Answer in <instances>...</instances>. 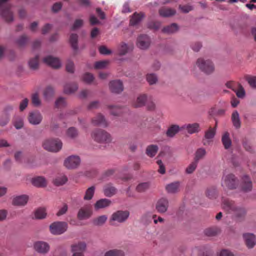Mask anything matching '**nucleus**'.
Masks as SVG:
<instances>
[{
  "label": "nucleus",
  "instance_id": "nucleus-1",
  "mask_svg": "<svg viewBox=\"0 0 256 256\" xmlns=\"http://www.w3.org/2000/svg\"><path fill=\"white\" fill-rule=\"evenodd\" d=\"M222 206L223 208L231 214L233 218L236 220H241L246 216V211L245 208L236 206L233 201L228 199H222Z\"/></svg>",
  "mask_w": 256,
  "mask_h": 256
},
{
  "label": "nucleus",
  "instance_id": "nucleus-2",
  "mask_svg": "<svg viewBox=\"0 0 256 256\" xmlns=\"http://www.w3.org/2000/svg\"><path fill=\"white\" fill-rule=\"evenodd\" d=\"M91 136L95 142L100 144H108L112 141L110 134L102 129L94 130L92 131Z\"/></svg>",
  "mask_w": 256,
  "mask_h": 256
},
{
  "label": "nucleus",
  "instance_id": "nucleus-3",
  "mask_svg": "<svg viewBox=\"0 0 256 256\" xmlns=\"http://www.w3.org/2000/svg\"><path fill=\"white\" fill-rule=\"evenodd\" d=\"M42 146L48 151L56 152L62 149V142L58 138L47 139L44 141Z\"/></svg>",
  "mask_w": 256,
  "mask_h": 256
},
{
  "label": "nucleus",
  "instance_id": "nucleus-4",
  "mask_svg": "<svg viewBox=\"0 0 256 256\" xmlns=\"http://www.w3.org/2000/svg\"><path fill=\"white\" fill-rule=\"evenodd\" d=\"M196 65L204 73L209 74L214 70V66L212 62L208 59L199 58L196 62Z\"/></svg>",
  "mask_w": 256,
  "mask_h": 256
},
{
  "label": "nucleus",
  "instance_id": "nucleus-5",
  "mask_svg": "<svg viewBox=\"0 0 256 256\" xmlns=\"http://www.w3.org/2000/svg\"><path fill=\"white\" fill-rule=\"evenodd\" d=\"M8 0H0V9L2 17L8 22L14 20L13 14L10 10L11 6L8 2Z\"/></svg>",
  "mask_w": 256,
  "mask_h": 256
},
{
  "label": "nucleus",
  "instance_id": "nucleus-6",
  "mask_svg": "<svg viewBox=\"0 0 256 256\" xmlns=\"http://www.w3.org/2000/svg\"><path fill=\"white\" fill-rule=\"evenodd\" d=\"M238 184L237 178L233 174H228L224 176L222 178V186L228 189L232 190L236 188L238 186Z\"/></svg>",
  "mask_w": 256,
  "mask_h": 256
},
{
  "label": "nucleus",
  "instance_id": "nucleus-7",
  "mask_svg": "<svg viewBox=\"0 0 256 256\" xmlns=\"http://www.w3.org/2000/svg\"><path fill=\"white\" fill-rule=\"evenodd\" d=\"M68 228V224L64 222H56L50 226V232L54 235H60L64 233Z\"/></svg>",
  "mask_w": 256,
  "mask_h": 256
},
{
  "label": "nucleus",
  "instance_id": "nucleus-8",
  "mask_svg": "<svg viewBox=\"0 0 256 256\" xmlns=\"http://www.w3.org/2000/svg\"><path fill=\"white\" fill-rule=\"evenodd\" d=\"M130 216V212L128 210H118L114 212L110 218V222H117L119 223L125 222Z\"/></svg>",
  "mask_w": 256,
  "mask_h": 256
},
{
  "label": "nucleus",
  "instance_id": "nucleus-9",
  "mask_svg": "<svg viewBox=\"0 0 256 256\" xmlns=\"http://www.w3.org/2000/svg\"><path fill=\"white\" fill-rule=\"evenodd\" d=\"M92 206L87 204L82 207L78 210L77 218L78 220H82L89 218L92 214Z\"/></svg>",
  "mask_w": 256,
  "mask_h": 256
},
{
  "label": "nucleus",
  "instance_id": "nucleus-10",
  "mask_svg": "<svg viewBox=\"0 0 256 256\" xmlns=\"http://www.w3.org/2000/svg\"><path fill=\"white\" fill-rule=\"evenodd\" d=\"M80 160L78 156H71L68 157L64 162V165L69 169L76 168L80 164Z\"/></svg>",
  "mask_w": 256,
  "mask_h": 256
},
{
  "label": "nucleus",
  "instance_id": "nucleus-11",
  "mask_svg": "<svg viewBox=\"0 0 256 256\" xmlns=\"http://www.w3.org/2000/svg\"><path fill=\"white\" fill-rule=\"evenodd\" d=\"M150 38L146 34L140 35L137 38L136 45L142 50L147 49L150 44Z\"/></svg>",
  "mask_w": 256,
  "mask_h": 256
},
{
  "label": "nucleus",
  "instance_id": "nucleus-12",
  "mask_svg": "<svg viewBox=\"0 0 256 256\" xmlns=\"http://www.w3.org/2000/svg\"><path fill=\"white\" fill-rule=\"evenodd\" d=\"M86 244L84 242H80L72 246V250L73 252L72 256H84Z\"/></svg>",
  "mask_w": 256,
  "mask_h": 256
},
{
  "label": "nucleus",
  "instance_id": "nucleus-13",
  "mask_svg": "<svg viewBox=\"0 0 256 256\" xmlns=\"http://www.w3.org/2000/svg\"><path fill=\"white\" fill-rule=\"evenodd\" d=\"M34 248L38 253L45 254L49 251L50 246L46 242L38 241L34 243Z\"/></svg>",
  "mask_w": 256,
  "mask_h": 256
},
{
  "label": "nucleus",
  "instance_id": "nucleus-14",
  "mask_svg": "<svg viewBox=\"0 0 256 256\" xmlns=\"http://www.w3.org/2000/svg\"><path fill=\"white\" fill-rule=\"evenodd\" d=\"M169 206L168 200L166 198H161L156 204V208L160 213H164L168 210Z\"/></svg>",
  "mask_w": 256,
  "mask_h": 256
},
{
  "label": "nucleus",
  "instance_id": "nucleus-15",
  "mask_svg": "<svg viewBox=\"0 0 256 256\" xmlns=\"http://www.w3.org/2000/svg\"><path fill=\"white\" fill-rule=\"evenodd\" d=\"M92 124L94 126H101L106 128L108 126V122L104 116L101 114H98L92 119Z\"/></svg>",
  "mask_w": 256,
  "mask_h": 256
},
{
  "label": "nucleus",
  "instance_id": "nucleus-16",
  "mask_svg": "<svg viewBox=\"0 0 256 256\" xmlns=\"http://www.w3.org/2000/svg\"><path fill=\"white\" fill-rule=\"evenodd\" d=\"M109 86L112 92L116 94L121 92L124 90L122 83L120 80H114L110 82Z\"/></svg>",
  "mask_w": 256,
  "mask_h": 256
},
{
  "label": "nucleus",
  "instance_id": "nucleus-17",
  "mask_svg": "<svg viewBox=\"0 0 256 256\" xmlns=\"http://www.w3.org/2000/svg\"><path fill=\"white\" fill-rule=\"evenodd\" d=\"M44 62L48 65L54 68H59L61 66L60 62L58 58L50 56L44 58Z\"/></svg>",
  "mask_w": 256,
  "mask_h": 256
},
{
  "label": "nucleus",
  "instance_id": "nucleus-18",
  "mask_svg": "<svg viewBox=\"0 0 256 256\" xmlns=\"http://www.w3.org/2000/svg\"><path fill=\"white\" fill-rule=\"evenodd\" d=\"M42 116L38 111L30 112L28 120L29 122L32 124H38L42 120Z\"/></svg>",
  "mask_w": 256,
  "mask_h": 256
},
{
  "label": "nucleus",
  "instance_id": "nucleus-19",
  "mask_svg": "<svg viewBox=\"0 0 256 256\" xmlns=\"http://www.w3.org/2000/svg\"><path fill=\"white\" fill-rule=\"evenodd\" d=\"M28 196L26 195H21L14 198L12 204L18 206H24L26 205L28 201Z\"/></svg>",
  "mask_w": 256,
  "mask_h": 256
},
{
  "label": "nucleus",
  "instance_id": "nucleus-20",
  "mask_svg": "<svg viewBox=\"0 0 256 256\" xmlns=\"http://www.w3.org/2000/svg\"><path fill=\"white\" fill-rule=\"evenodd\" d=\"M242 189L243 191L247 192L250 191L252 188V183L250 178L248 176H244L242 178Z\"/></svg>",
  "mask_w": 256,
  "mask_h": 256
},
{
  "label": "nucleus",
  "instance_id": "nucleus-21",
  "mask_svg": "<svg viewBox=\"0 0 256 256\" xmlns=\"http://www.w3.org/2000/svg\"><path fill=\"white\" fill-rule=\"evenodd\" d=\"M244 238L246 246L248 248H252L256 244V239L254 234H244Z\"/></svg>",
  "mask_w": 256,
  "mask_h": 256
},
{
  "label": "nucleus",
  "instance_id": "nucleus-22",
  "mask_svg": "<svg viewBox=\"0 0 256 256\" xmlns=\"http://www.w3.org/2000/svg\"><path fill=\"white\" fill-rule=\"evenodd\" d=\"M148 98L146 94L139 95L134 102L133 104L134 106L136 108H140L145 106Z\"/></svg>",
  "mask_w": 256,
  "mask_h": 256
},
{
  "label": "nucleus",
  "instance_id": "nucleus-23",
  "mask_svg": "<svg viewBox=\"0 0 256 256\" xmlns=\"http://www.w3.org/2000/svg\"><path fill=\"white\" fill-rule=\"evenodd\" d=\"M176 13L174 9L170 8L162 7L159 10L160 15L162 17H170L174 15Z\"/></svg>",
  "mask_w": 256,
  "mask_h": 256
},
{
  "label": "nucleus",
  "instance_id": "nucleus-24",
  "mask_svg": "<svg viewBox=\"0 0 256 256\" xmlns=\"http://www.w3.org/2000/svg\"><path fill=\"white\" fill-rule=\"evenodd\" d=\"M111 200L106 198H102L98 200L94 204L96 210L106 208L111 204Z\"/></svg>",
  "mask_w": 256,
  "mask_h": 256
},
{
  "label": "nucleus",
  "instance_id": "nucleus-25",
  "mask_svg": "<svg viewBox=\"0 0 256 256\" xmlns=\"http://www.w3.org/2000/svg\"><path fill=\"white\" fill-rule=\"evenodd\" d=\"M184 128L190 134L198 132L200 130L199 124L196 122L186 124Z\"/></svg>",
  "mask_w": 256,
  "mask_h": 256
},
{
  "label": "nucleus",
  "instance_id": "nucleus-26",
  "mask_svg": "<svg viewBox=\"0 0 256 256\" xmlns=\"http://www.w3.org/2000/svg\"><path fill=\"white\" fill-rule=\"evenodd\" d=\"M116 188L111 184L106 185L104 188V194L108 197L113 196L116 193Z\"/></svg>",
  "mask_w": 256,
  "mask_h": 256
},
{
  "label": "nucleus",
  "instance_id": "nucleus-27",
  "mask_svg": "<svg viewBox=\"0 0 256 256\" xmlns=\"http://www.w3.org/2000/svg\"><path fill=\"white\" fill-rule=\"evenodd\" d=\"M222 142L225 149H228L232 146V140L228 132H225L222 136Z\"/></svg>",
  "mask_w": 256,
  "mask_h": 256
},
{
  "label": "nucleus",
  "instance_id": "nucleus-28",
  "mask_svg": "<svg viewBox=\"0 0 256 256\" xmlns=\"http://www.w3.org/2000/svg\"><path fill=\"white\" fill-rule=\"evenodd\" d=\"M54 94V88L50 86H46L43 92L44 97L46 100H49L52 98Z\"/></svg>",
  "mask_w": 256,
  "mask_h": 256
},
{
  "label": "nucleus",
  "instance_id": "nucleus-29",
  "mask_svg": "<svg viewBox=\"0 0 256 256\" xmlns=\"http://www.w3.org/2000/svg\"><path fill=\"white\" fill-rule=\"evenodd\" d=\"M180 184L178 182H174L166 185V189L168 192L174 194L179 190Z\"/></svg>",
  "mask_w": 256,
  "mask_h": 256
},
{
  "label": "nucleus",
  "instance_id": "nucleus-30",
  "mask_svg": "<svg viewBox=\"0 0 256 256\" xmlns=\"http://www.w3.org/2000/svg\"><path fill=\"white\" fill-rule=\"evenodd\" d=\"M180 130V127L178 125L172 124L168 128L166 132V135L168 138H172Z\"/></svg>",
  "mask_w": 256,
  "mask_h": 256
},
{
  "label": "nucleus",
  "instance_id": "nucleus-31",
  "mask_svg": "<svg viewBox=\"0 0 256 256\" xmlns=\"http://www.w3.org/2000/svg\"><path fill=\"white\" fill-rule=\"evenodd\" d=\"M32 184L37 187H44L46 186V181L44 177L38 176L32 178Z\"/></svg>",
  "mask_w": 256,
  "mask_h": 256
},
{
  "label": "nucleus",
  "instance_id": "nucleus-32",
  "mask_svg": "<svg viewBox=\"0 0 256 256\" xmlns=\"http://www.w3.org/2000/svg\"><path fill=\"white\" fill-rule=\"evenodd\" d=\"M178 30V26L176 23H173L169 26L164 27L162 32L167 34H172L176 32Z\"/></svg>",
  "mask_w": 256,
  "mask_h": 256
},
{
  "label": "nucleus",
  "instance_id": "nucleus-33",
  "mask_svg": "<svg viewBox=\"0 0 256 256\" xmlns=\"http://www.w3.org/2000/svg\"><path fill=\"white\" fill-rule=\"evenodd\" d=\"M78 88V86L76 84H68L64 86V91L66 94H70L75 92Z\"/></svg>",
  "mask_w": 256,
  "mask_h": 256
},
{
  "label": "nucleus",
  "instance_id": "nucleus-34",
  "mask_svg": "<svg viewBox=\"0 0 256 256\" xmlns=\"http://www.w3.org/2000/svg\"><path fill=\"white\" fill-rule=\"evenodd\" d=\"M232 120L233 125L236 128L240 127V120L239 114L237 111H234L232 115Z\"/></svg>",
  "mask_w": 256,
  "mask_h": 256
},
{
  "label": "nucleus",
  "instance_id": "nucleus-35",
  "mask_svg": "<svg viewBox=\"0 0 256 256\" xmlns=\"http://www.w3.org/2000/svg\"><path fill=\"white\" fill-rule=\"evenodd\" d=\"M158 150V146L156 145H150L146 149V154L150 157H153L156 154Z\"/></svg>",
  "mask_w": 256,
  "mask_h": 256
},
{
  "label": "nucleus",
  "instance_id": "nucleus-36",
  "mask_svg": "<svg viewBox=\"0 0 256 256\" xmlns=\"http://www.w3.org/2000/svg\"><path fill=\"white\" fill-rule=\"evenodd\" d=\"M144 17L142 13H134L130 20V24L132 26L138 24Z\"/></svg>",
  "mask_w": 256,
  "mask_h": 256
},
{
  "label": "nucleus",
  "instance_id": "nucleus-37",
  "mask_svg": "<svg viewBox=\"0 0 256 256\" xmlns=\"http://www.w3.org/2000/svg\"><path fill=\"white\" fill-rule=\"evenodd\" d=\"M94 192L95 187L94 186H92L88 188L86 190L84 196V200H92L94 196Z\"/></svg>",
  "mask_w": 256,
  "mask_h": 256
},
{
  "label": "nucleus",
  "instance_id": "nucleus-38",
  "mask_svg": "<svg viewBox=\"0 0 256 256\" xmlns=\"http://www.w3.org/2000/svg\"><path fill=\"white\" fill-rule=\"evenodd\" d=\"M78 36L76 34H72L70 36V42L72 48L75 52H76L78 49Z\"/></svg>",
  "mask_w": 256,
  "mask_h": 256
},
{
  "label": "nucleus",
  "instance_id": "nucleus-39",
  "mask_svg": "<svg viewBox=\"0 0 256 256\" xmlns=\"http://www.w3.org/2000/svg\"><path fill=\"white\" fill-rule=\"evenodd\" d=\"M104 256H124V253L122 250L114 249L106 252Z\"/></svg>",
  "mask_w": 256,
  "mask_h": 256
},
{
  "label": "nucleus",
  "instance_id": "nucleus-40",
  "mask_svg": "<svg viewBox=\"0 0 256 256\" xmlns=\"http://www.w3.org/2000/svg\"><path fill=\"white\" fill-rule=\"evenodd\" d=\"M28 41V38L26 35L23 34L20 36L16 40V43L20 47L24 46Z\"/></svg>",
  "mask_w": 256,
  "mask_h": 256
},
{
  "label": "nucleus",
  "instance_id": "nucleus-41",
  "mask_svg": "<svg viewBox=\"0 0 256 256\" xmlns=\"http://www.w3.org/2000/svg\"><path fill=\"white\" fill-rule=\"evenodd\" d=\"M68 180V178L66 176L62 175L57 176L54 180V184L57 186H62Z\"/></svg>",
  "mask_w": 256,
  "mask_h": 256
},
{
  "label": "nucleus",
  "instance_id": "nucleus-42",
  "mask_svg": "<svg viewBox=\"0 0 256 256\" xmlns=\"http://www.w3.org/2000/svg\"><path fill=\"white\" fill-rule=\"evenodd\" d=\"M46 215V209L44 208H40L36 210L34 213L35 218L36 219L44 218Z\"/></svg>",
  "mask_w": 256,
  "mask_h": 256
},
{
  "label": "nucleus",
  "instance_id": "nucleus-43",
  "mask_svg": "<svg viewBox=\"0 0 256 256\" xmlns=\"http://www.w3.org/2000/svg\"><path fill=\"white\" fill-rule=\"evenodd\" d=\"M129 50L128 45L124 42H121L118 48V54L120 56H124L127 54Z\"/></svg>",
  "mask_w": 256,
  "mask_h": 256
},
{
  "label": "nucleus",
  "instance_id": "nucleus-44",
  "mask_svg": "<svg viewBox=\"0 0 256 256\" xmlns=\"http://www.w3.org/2000/svg\"><path fill=\"white\" fill-rule=\"evenodd\" d=\"M218 232V228L216 227L208 228L204 230L205 234L208 236H215Z\"/></svg>",
  "mask_w": 256,
  "mask_h": 256
},
{
  "label": "nucleus",
  "instance_id": "nucleus-45",
  "mask_svg": "<svg viewBox=\"0 0 256 256\" xmlns=\"http://www.w3.org/2000/svg\"><path fill=\"white\" fill-rule=\"evenodd\" d=\"M107 216L106 215L100 216L93 220V223L96 226H102L104 224L107 220Z\"/></svg>",
  "mask_w": 256,
  "mask_h": 256
},
{
  "label": "nucleus",
  "instance_id": "nucleus-46",
  "mask_svg": "<svg viewBox=\"0 0 256 256\" xmlns=\"http://www.w3.org/2000/svg\"><path fill=\"white\" fill-rule=\"evenodd\" d=\"M206 154V151L205 149L203 148H200L197 150L196 152L194 160L198 162V161L204 158Z\"/></svg>",
  "mask_w": 256,
  "mask_h": 256
},
{
  "label": "nucleus",
  "instance_id": "nucleus-47",
  "mask_svg": "<svg viewBox=\"0 0 256 256\" xmlns=\"http://www.w3.org/2000/svg\"><path fill=\"white\" fill-rule=\"evenodd\" d=\"M108 108L110 110V114L114 116H118L122 112V108L119 106H108Z\"/></svg>",
  "mask_w": 256,
  "mask_h": 256
},
{
  "label": "nucleus",
  "instance_id": "nucleus-48",
  "mask_svg": "<svg viewBox=\"0 0 256 256\" xmlns=\"http://www.w3.org/2000/svg\"><path fill=\"white\" fill-rule=\"evenodd\" d=\"M216 128L210 127L205 132L204 138L206 139H212L216 134Z\"/></svg>",
  "mask_w": 256,
  "mask_h": 256
},
{
  "label": "nucleus",
  "instance_id": "nucleus-49",
  "mask_svg": "<svg viewBox=\"0 0 256 256\" xmlns=\"http://www.w3.org/2000/svg\"><path fill=\"white\" fill-rule=\"evenodd\" d=\"M29 66L30 68L35 70L38 66V56H36L34 58H31L28 62Z\"/></svg>",
  "mask_w": 256,
  "mask_h": 256
},
{
  "label": "nucleus",
  "instance_id": "nucleus-50",
  "mask_svg": "<svg viewBox=\"0 0 256 256\" xmlns=\"http://www.w3.org/2000/svg\"><path fill=\"white\" fill-rule=\"evenodd\" d=\"M66 105V99L62 97L58 98L55 102V106L58 108H64Z\"/></svg>",
  "mask_w": 256,
  "mask_h": 256
},
{
  "label": "nucleus",
  "instance_id": "nucleus-51",
  "mask_svg": "<svg viewBox=\"0 0 256 256\" xmlns=\"http://www.w3.org/2000/svg\"><path fill=\"white\" fill-rule=\"evenodd\" d=\"M14 125L16 129H20L24 126L23 120L21 118L16 117L14 121Z\"/></svg>",
  "mask_w": 256,
  "mask_h": 256
},
{
  "label": "nucleus",
  "instance_id": "nucleus-52",
  "mask_svg": "<svg viewBox=\"0 0 256 256\" xmlns=\"http://www.w3.org/2000/svg\"><path fill=\"white\" fill-rule=\"evenodd\" d=\"M150 183L148 182H142L136 188V190L138 192H143L148 190L150 187Z\"/></svg>",
  "mask_w": 256,
  "mask_h": 256
},
{
  "label": "nucleus",
  "instance_id": "nucleus-53",
  "mask_svg": "<svg viewBox=\"0 0 256 256\" xmlns=\"http://www.w3.org/2000/svg\"><path fill=\"white\" fill-rule=\"evenodd\" d=\"M146 106L147 109L149 110H154L155 109V104L151 96H148L146 102Z\"/></svg>",
  "mask_w": 256,
  "mask_h": 256
},
{
  "label": "nucleus",
  "instance_id": "nucleus-54",
  "mask_svg": "<svg viewBox=\"0 0 256 256\" xmlns=\"http://www.w3.org/2000/svg\"><path fill=\"white\" fill-rule=\"evenodd\" d=\"M66 134L71 138H74L77 136L78 132L75 128L71 127L67 130Z\"/></svg>",
  "mask_w": 256,
  "mask_h": 256
},
{
  "label": "nucleus",
  "instance_id": "nucleus-55",
  "mask_svg": "<svg viewBox=\"0 0 256 256\" xmlns=\"http://www.w3.org/2000/svg\"><path fill=\"white\" fill-rule=\"evenodd\" d=\"M197 165L198 162L194 160L186 168V172L188 174L192 173L197 167Z\"/></svg>",
  "mask_w": 256,
  "mask_h": 256
},
{
  "label": "nucleus",
  "instance_id": "nucleus-56",
  "mask_svg": "<svg viewBox=\"0 0 256 256\" xmlns=\"http://www.w3.org/2000/svg\"><path fill=\"white\" fill-rule=\"evenodd\" d=\"M146 80L150 84H154L158 80L157 76L154 74H148Z\"/></svg>",
  "mask_w": 256,
  "mask_h": 256
},
{
  "label": "nucleus",
  "instance_id": "nucleus-57",
  "mask_svg": "<svg viewBox=\"0 0 256 256\" xmlns=\"http://www.w3.org/2000/svg\"><path fill=\"white\" fill-rule=\"evenodd\" d=\"M32 104L36 106H40L41 101L39 98L38 94L37 93L34 94L32 95Z\"/></svg>",
  "mask_w": 256,
  "mask_h": 256
},
{
  "label": "nucleus",
  "instance_id": "nucleus-58",
  "mask_svg": "<svg viewBox=\"0 0 256 256\" xmlns=\"http://www.w3.org/2000/svg\"><path fill=\"white\" fill-rule=\"evenodd\" d=\"M216 190L214 188H210L208 189L206 192V196L210 198H216Z\"/></svg>",
  "mask_w": 256,
  "mask_h": 256
},
{
  "label": "nucleus",
  "instance_id": "nucleus-59",
  "mask_svg": "<svg viewBox=\"0 0 256 256\" xmlns=\"http://www.w3.org/2000/svg\"><path fill=\"white\" fill-rule=\"evenodd\" d=\"M109 63L108 60H102L97 62L94 64V68L96 69H100L104 68Z\"/></svg>",
  "mask_w": 256,
  "mask_h": 256
},
{
  "label": "nucleus",
  "instance_id": "nucleus-60",
  "mask_svg": "<svg viewBox=\"0 0 256 256\" xmlns=\"http://www.w3.org/2000/svg\"><path fill=\"white\" fill-rule=\"evenodd\" d=\"M94 80L93 75L90 73H86L83 76V80L87 84H90Z\"/></svg>",
  "mask_w": 256,
  "mask_h": 256
},
{
  "label": "nucleus",
  "instance_id": "nucleus-61",
  "mask_svg": "<svg viewBox=\"0 0 256 256\" xmlns=\"http://www.w3.org/2000/svg\"><path fill=\"white\" fill-rule=\"evenodd\" d=\"M246 79L252 87L256 88V76H248Z\"/></svg>",
  "mask_w": 256,
  "mask_h": 256
},
{
  "label": "nucleus",
  "instance_id": "nucleus-62",
  "mask_svg": "<svg viewBox=\"0 0 256 256\" xmlns=\"http://www.w3.org/2000/svg\"><path fill=\"white\" fill-rule=\"evenodd\" d=\"M83 24L84 21L82 20L77 19L74 21V24L72 28V30H76L82 26Z\"/></svg>",
  "mask_w": 256,
  "mask_h": 256
},
{
  "label": "nucleus",
  "instance_id": "nucleus-63",
  "mask_svg": "<svg viewBox=\"0 0 256 256\" xmlns=\"http://www.w3.org/2000/svg\"><path fill=\"white\" fill-rule=\"evenodd\" d=\"M240 84L234 81H230L226 84V87L228 88H230L234 91H236V88Z\"/></svg>",
  "mask_w": 256,
  "mask_h": 256
},
{
  "label": "nucleus",
  "instance_id": "nucleus-64",
  "mask_svg": "<svg viewBox=\"0 0 256 256\" xmlns=\"http://www.w3.org/2000/svg\"><path fill=\"white\" fill-rule=\"evenodd\" d=\"M218 256H234V254L229 250L224 249L220 252Z\"/></svg>",
  "mask_w": 256,
  "mask_h": 256
}]
</instances>
